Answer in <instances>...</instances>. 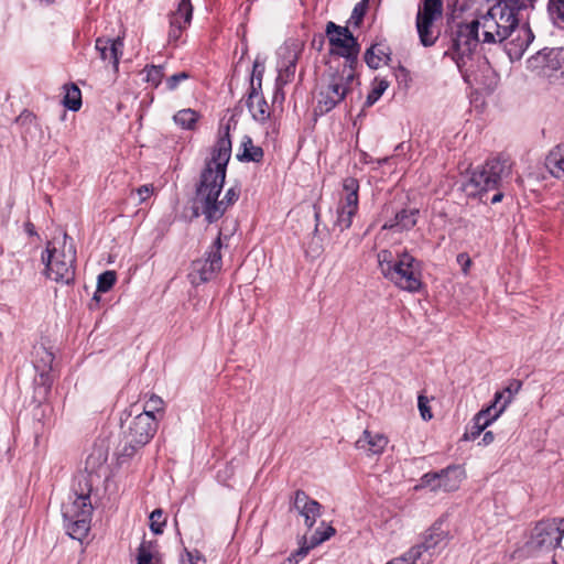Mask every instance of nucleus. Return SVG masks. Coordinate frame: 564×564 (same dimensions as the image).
Returning <instances> with one entry per match:
<instances>
[{"instance_id": "nucleus-2", "label": "nucleus", "mask_w": 564, "mask_h": 564, "mask_svg": "<svg viewBox=\"0 0 564 564\" xmlns=\"http://www.w3.org/2000/svg\"><path fill=\"white\" fill-rule=\"evenodd\" d=\"M522 9L514 2L505 0L494 4L478 19L481 25L482 43H501L517 32V47L518 53L521 54L534 37L528 26H519V12Z\"/></svg>"}, {"instance_id": "nucleus-58", "label": "nucleus", "mask_w": 564, "mask_h": 564, "mask_svg": "<svg viewBox=\"0 0 564 564\" xmlns=\"http://www.w3.org/2000/svg\"><path fill=\"white\" fill-rule=\"evenodd\" d=\"M186 78H188V75L186 73H184V72L178 73V82H181L182 79H186Z\"/></svg>"}, {"instance_id": "nucleus-20", "label": "nucleus", "mask_w": 564, "mask_h": 564, "mask_svg": "<svg viewBox=\"0 0 564 564\" xmlns=\"http://www.w3.org/2000/svg\"><path fill=\"white\" fill-rule=\"evenodd\" d=\"M388 445V438L381 433H372L365 430L362 435L356 441L357 449L365 452L367 455H380Z\"/></svg>"}, {"instance_id": "nucleus-22", "label": "nucleus", "mask_w": 564, "mask_h": 564, "mask_svg": "<svg viewBox=\"0 0 564 564\" xmlns=\"http://www.w3.org/2000/svg\"><path fill=\"white\" fill-rule=\"evenodd\" d=\"M435 21V19L416 14V31L421 44L425 47L434 45L438 39V32L434 30Z\"/></svg>"}, {"instance_id": "nucleus-46", "label": "nucleus", "mask_w": 564, "mask_h": 564, "mask_svg": "<svg viewBox=\"0 0 564 564\" xmlns=\"http://www.w3.org/2000/svg\"><path fill=\"white\" fill-rule=\"evenodd\" d=\"M505 394H506V391L496 392L492 403L485 409V410H489V415H492L491 411L495 410V412H496L500 408V405L503 403L502 399L505 398Z\"/></svg>"}, {"instance_id": "nucleus-18", "label": "nucleus", "mask_w": 564, "mask_h": 564, "mask_svg": "<svg viewBox=\"0 0 564 564\" xmlns=\"http://www.w3.org/2000/svg\"><path fill=\"white\" fill-rule=\"evenodd\" d=\"M447 541L448 531L442 528V522H435L425 532L423 541L419 545L436 557L441 550L445 547Z\"/></svg>"}, {"instance_id": "nucleus-54", "label": "nucleus", "mask_w": 564, "mask_h": 564, "mask_svg": "<svg viewBox=\"0 0 564 564\" xmlns=\"http://www.w3.org/2000/svg\"><path fill=\"white\" fill-rule=\"evenodd\" d=\"M314 209H315L314 217H315V220H316V225H315L314 231L316 232L318 230V224H319V220H321V212H319V209L316 206H314Z\"/></svg>"}, {"instance_id": "nucleus-17", "label": "nucleus", "mask_w": 564, "mask_h": 564, "mask_svg": "<svg viewBox=\"0 0 564 564\" xmlns=\"http://www.w3.org/2000/svg\"><path fill=\"white\" fill-rule=\"evenodd\" d=\"M532 543L535 547L552 550L561 545V534L556 532L554 523L543 520L533 530Z\"/></svg>"}, {"instance_id": "nucleus-50", "label": "nucleus", "mask_w": 564, "mask_h": 564, "mask_svg": "<svg viewBox=\"0 0 564 564\" xmlns=\"http://www.w3.org/2000/svg\"><path fill=\"white\" fill-rule=\"evenodd\" d=\"M423 284H401V289L403 291L410 292V293H419L422 291Z\"/></svg>"}, {"instance_id": "nucleus-7", "label": "nucleus", "mask_w": 564, "mask_h": 564, "mask_svg": "<svg viewBox=\"0 0 564 564\" xmlns=\"http://www.w3.org/2000/svg\"><path fill=\"white\" fill-rule=\"evenodd\" d=\"M481 25L479 20H473L468 23H459L453 33L452 45L445 55H449L460 68L465 64V58L469 57L477 48L480 39L479 31Z\"/></svg>"}, {"instance_id": "nucleus-33", "label": "nucleus", "mask_w": 564, "mask_h": 564, "mask_svg": "<svg viewBox=\"0 0 564 564\" xmlns=\"http://www.w3.org/2000/svg\"><path fill=\"white\" fill-rule=\"evenodd\" d=\"M295 69L296 61L295 57H293L289 61L284 68L279 70V75L276 77V86L282 88L284 85L289 84L294 78Z\"/></svg>"}, {"instance_id": "nucleus-49", "label": "nucleus", "mask_w": 564, "mask_h": 564, "mask_svg": "<svg viewBox=\"0 0 564 564\" xmlns=\"http://www.w3.org/2000/svg\"><path fill=\"white\" fill-rule=\"evenodd\" d=\"M547 521L549 523H554V525L556 527V532L561 534L562 540L564 535V518H554Z\"/></svg>"}, {"instance_id": "nucleus-1", "label": "nucleus", "mask_w": 564, "mask_h": 564, "mask_svg": "<svg viewBox=\"0 0 564 564\" xmlns=\"http://www.w3.org/2000/svg\"><path fill=\"white\" fill-rule=\"evenodd\" d=\"M231 156V140L229 126L219 130V137L212 151V158L206 163L200 183L196 192L195 209L206 217L208 223L218 220L229 206L235 204L240 195L237 187H230L225 196L219 199L225 178L227 164Z\"/></svg>"}, {"instance_id": "nucleus-29", "label": "nucleus", "mask_w": 564, "mask_h": 564, "mask_svg": "<svg viewBox=\"0 0 564 564\" xmlns=\"http://www.w3.org/2000/svg\"><path fill=\"white\" fill-rule=\"evenodd\" d=\"M65 96L63 99V105L72 110L78 111L82 107V93L80 89L75 85H65Z\"/></svg>"}, {"instance_id": "nucleus-36", "label": "nucleus", "mask_w": 564, "mask_h": 564, "mask_svg": "<svg viewBox=\"0 0 564 564\" xmlns=\"http://www.w3.org/2000/svg\"><path fill=\"white\" fill-rule=\"evenodd\" d=\"M153 545L151 542L142 541L138 549V564H153Z\"/></svg>"}, {"instance_id": "nucleus-57", "label": "nucleus", "mask_w": 564, "mask_h": 564, "mask_svg": "<svg viewBox=\"0 0 564 564\" xmlns=\"http://www.w3.org/2000/svg\"><path fill=\"white\" fill-rule=\"evenodd\" d=\"M167 83H169L170 88H174V86L176 84V74L170 76Z\"/></svg>"}, {"instance_id": "nucleus-55", "label": "nucleus", "mask_w": 564, "mask_h": 564, "mask_svg": "<svg viewBox=\"0 0 564 564\" xmlns=\"http://www.w3.org/2000/svg\"><path fill=\"white\" fill-rule=\"evenodd\" d=\"M25 231L29 234V235H35V228H34V225L32 223H26L25 224Z\"/></svg>"}, {"instance_id": "nucleus-8", "label": "nucleus", "mask_w": 564, "mask_h": 564, "mask_svg": "<svg viewBox=\"0 0 564 564\" xmlns=\"http://www.w3.org/2000/svg\"><path fill=\"white\" fill-rule=\"evenodd\" d=\"M528 68L550 83H564V47H545L528 59Z\"/></svg>"}, {"instance_id": "nucleus-5", "label": "nucleus", "mask_w": 564, "mask_h": 564, "mask_svg": "<svg viewBox=\"0 0 564 564\" xmlns=\"http://www.w3.org/2000/svg\"><path fill=\"white\" fill-rule=\"evenodd\" d=\"M89 492L90 490L80 494L72 492L62 503L64 528L74 540L82 541L90 530L93 505Z\"/></svg>"}, {"instance_id": "nucleus-25", "label": "nucleus", "mask_w": 564, "mask_h": 564, "mask_svg": "<svg viewBox=\"0 0 564 564\" xmlns=\"http://www.w3.org/2000/svg\"><path fill=\"white\" fill-rule=\"evenodd\" d=\"M389 55L390 53L388 47L377 44L366 51L365 61L370 68L377 69L390 59Z\"/></svg>"}, {"instance_id": "nucleus-59", "label": "nucleus", "mask_w": 564, "mask_h": 564, "mask_svg": "<svg viewBox=\"0 0 564 564\" xmlns=\"http://www.w3.org/2000/svg\"><path fill=\"white\" fill-rule=\"evenodd\" d=\"M314 534H317V536H323V531H321L319 529H317Z\"/></svg>"}, {"instance_id": "nucleus-31", "label": "nucleus", "mask_w": 564, "mask_h": 564, "mask_svg": "<svg viewBox=\"0 0 564 564\" xmlns=\"http://www.w3.org/2000/svg\"><path fill=\"white\" fill-rule=\"evenodd\" d=\"M443 13L442 0H421L417 14L437 20Z\"/></svg>"}, {"instance_id": "nucleus-56", "label": "nucleus", "mask_w": 564, "mask_h": 564, "mask_svg": "<svg viewBox=\"0 0 564 564\" xmlns=\"http://www.w3.org/2000/svg\"><path fill=\"white\" fill-rule=\"evenodd\" d=\"M503 197V194L501 192H497L492 197H491V204H496V203H499L501 202Z\"/></svg>"}, {"instance_id": "nucleus-30", "label": "nucleus", "mask_w": 564, "mask_h": 564, "mask_svg": "<svg viewBox=\"0 0 564 564\" xmlns=\"http://www.w3.org/2000/svg\"><path fill=\"white\" fill-rule=\"evenodd\" d=\"M405 558L410 564H432L435 556L421 547L419 544L412 546L404 553Z\"/></svg>"}, {"instance_id": "nucleus-13", "label": "nucleus", "mask_w": 564, "mask_h": 564, "mask_svg": "<svg viewBox=\"0 0 564 564\" xmlns=\"http://www.w3.org/2000/svg\"><path fill=\"white\" fill-rule=\"evenodd\" d=\"M220 248L221 240L218 236L212 245L210 250L207 253V258L193 262L191 272L192 282H195L197 279L199 282H208L217 278V273L221 269Z\"/></svg>"}, {"instance_id": "nucleus-44", "label": "nucleus", "mask_w": 564, "mask_h": 564, "mask_svg": "<svg viewBox=\"0 0 564 564\" xmlns=\"http://www.w3.org/2000/svg\"><path fill=\"white\" fill-rule=\"evenodd\" d=\"M307 555V547L300 546L295 552H293L283 564H297L301 560H303Z\"/></svg>"}, {"instance_id": "nucleus-42", "label": "nucleus", "mask_w": 564, "mask_h": 564, "mask_svg": "<svg viewBox=\"0 0 564 564\" xmlns=\"http://www.w3.org/2000/svg\"><path fill=\"white\" fill-rule=\"evenodd\" d=\"M153 192H154L153 185L147 184V185L140 186L135 191H132L131 194L135 193L138 196V203L142 204L151 197Z\"/></svg>"}, {"instance_id": "nucleus-32", "label": "nucleus", "mask_w": 564, "mask_h": 564, "mask_svg": "<svg viewBox=\"0 0 564 564\" xmlns=\"http://www.w3.org/2000/svg\"><path fill=\"white\" fill-rule=\"evenodd\" d=\"M389 82L384 78H376L373 82V87L371 91L368 94L365 106L371 107L377 100L382 96V94L388 89Z\"/></svg>"}, {"instance_id": "nucleus-23", "label": "nucleus", "mask_w": 564, "mask_h": 564, "mask_svg": "<svg viewBox=\"0 0 564 564\" xmlns=\"http://www.w3.org/2000/svg\"><path fill=\"white\" fill-rule=\"evenodd\" d=\"M417 210L402 209L395 214L394 218L383 225V229H395L397 231L409 230L416 225Z\"/></svg>"}, {"instance_id": "nucleus-41", "label": "nucleus", "mask_w": 564, "mask_h": 564, "mask_svg": "<svg viewBox=\"0 0 564 564\" xmlns=\"http://www.w3.org/2000/svg\"><path fill=\"white\" fill-rule=\"evenodd\" d=\"M113 284H97V289L94 293L91 302L89 303V308L95 310L99 306L101 301V294L108 293L112 289Z\"/></svg>"}, {"instance_id": "nucleus-28", "label": "nucleus", "mask_w": 564, "mask_h": 564, "mask_svg": "<svg viewBox=\"0 0 564 564\" xmlns=\"http://www.w3.org/2000/svg\"><path fill=\"white\" fill-rule=\"evenodd\" d=\"M200 118V113L194 109L186 108L178 110V128L195 131L197 130Z\"/></svg>"}, {"instance_id": "nucleus-39", "label": "nucleus", "mask_w": 564, "mask_h": 564, "mask_svg": "<svg viewBox=\"0 0 564 564\" xmlns=\"http://www.w3.org/2000/svg\"><path fill=\"white\" fill-rule=\"evenodd\" d=\"M182 564H206V558L197 550L188 551L185 549V556L182 558Z\"/></svg>"}, {"instance_id": "nucleus-47", "label": "nucleus", "mask_w": 564, "mask_h": 564, "mask_svg": "<svg viewBox=\"0 0 564 564\" xmlns=\"http://www.w3.org/2000/svg\"><path fill=\"white\" fill-rule=\"evenodd\" d=\"M456 260L457 263L460 265L462 271L466 274L471 264L470 257L467 253L463 252L457 256Z\"/></svg>"}, {"instance_id": "nucleus-16", "label": "nucleus", "mask_w": 564, "mask_h": 564, "mask_svg": "<svg viewBox=\"0 0 564 564\" xmlns=\"http://www.w3.org/2000/svg\"><path fill=\"white\" fill-rule=\"evenodd\" d=\"M424 484L432 490L454 491L460 484L459 473L456 468H446L438 474H426L423 477Z\"/></svg>"}, {"instance_id": "nucleus-40", "label": "nucleus", "mask_w": 564, "mask_h": 564, "mask_svg": "<svg viewBox=\"0 0 564 564\" xmlns=\"http://www.w3.org/2000/svg\"><path fill=\"white\" fill-rule=\"evenodd\" d=\"M163 77V68L161 66H152L147 69L145 80L152 86H158Z\"/></svg>"}, {"instance_id": "nucleus-52", "label": "nucleus", "mask_w": 564, "mask_h": 564, "mask_svg": "<svg viewBox=\"0 0 564 564\" xmlns=\"http://www.w3.org/2000/svg\"><path fill=\"white\" fill-rule=\"evenodd\" d=\"M336 533L335 529L332 525H327L326 529L323 531V540L324 542L332 538Z\"/></svg>"}, {"instance_id": "nucleus-45", "label": "nucleus", "mask_w": 564, "mask_h": 564, "mask_svg": "<svg viewBox=\"0 0 564 564\" xmlns=\"http://www.w3.org/2000/svg\"><path fill=\"white\" fill-rule=\"evenodd\" d=\"M324 540L322 536H317V534H313L311 536V540L310 542H307L306 538L303 536L300 541V546H306L307 547V553L315 546L319 545L321 543H323Z\"/></svg>"}, {"instance_id": "nucleus-27", "label": "nucleus", "mask_w": 564, "mask_h": 564, "mask_svg": "<svg viewBox=\"0 0 564 564\" xmlns=\"http://www.w3.org/2000/svg\"><path fill=\"white\" fill-rule=\"evenodd\" d=\"M546 166L553 176L564 178V149L552 151L546 158Z\"/></svg>"}, {"instance_id": "nucleus-35", "label": "nucleus", "mask_w": 564, "mask_h": 564, "mask_svg": "<svg viewBox=\"0 0 564 564\" xmlns=\"http://www.w3.org/2000/svg\"><path fill=\"white\" fill-rule=\"evenodd\" d=\"M150 529L154 534H161L166 523V518L162 509H155L151 512L150 517Z\"/></svg>"}, {"instance_id": "nucleus-9", "label": "nucleus", "mask_w": 564, "mask_h": 564, "mask_svg": "<svg viewBox=\"0 0 564 564\" xmlns=\"http://www.w3.org/2000/svg\"><path fill=\"white\" fill-rule=\"evenodd\" d=\"M378 262L382 274L387 279H404L408 282H420V264L406 252L393 261L392 253L389 250H381L378 253Z\"/></svg>"}, {"instance_id": "nucleus-24", "label": "nucleus", "mask_w": 564, "mask_h": 564, "mask_svg": "<svg viewBox=\"0 0 564 564\" xmlns=\"http://www.w3.org/2000/svg\"><path fill=\"white\" fill-rule=\"evenodd\" d=\"M498 417L499 416H495V413L492 415H489V410H480L474 416L473 425L470 426L469 430L466 431L463 438L465 441H475L477 437L480 436L484 430Z\"/></svg>"}, {"instance_id": "nucleus-43", "label": "nucleus", "mask_w": 564, "mask_h": 564, "mask_svg": "<svg viewBox=\"0 0 564 564\" xmlns=\"http://www.w3.org/2000/svg\"><path fill=\"white\" fill-rule=\"evenodd\" d=\"M419 410L422 419L424 421H429L432 419L433 414L431 408L429 406V399L424 395H420L417 399Z\"/></svg>"}, {"instance_id": "nucleus-37", "label": "nucleus", "mask_w": 564, "mask_h": 564, "mask_svg": "<svg viewBox=\"0 0 564 564\" xmlns=\"http://www.w3.org/2000/svg\"><path fill=\"white\" fill-rule=\"evenodd\" d=\"M163 400L160 397L153 394L145 402L143 411L141 413H148L156 416L155 414L160 413L163 410Z\"/></svg>"}, {"instance_id": "nucleus-48", "label": "nucleus", "mask_w": 564, "mask_h": 564, "mask_svg": "<svg viewBox=\"0 0 564 564\" xmlns=\"http://www.w3.org/2000/svg\"><path fill=\"white\" fill-rule=\"evenodd\" d=\"M117 273L113 270H108L100 273L97 278V282H116Z\"/></svg>"}, {"instance_id": "nucleus-19", "label": "nucleus", "mask_w": 564, "mask_h": 564, "mask_svg": "<svg viewBox=\"0 0 564 564\" xmlns=\"http://www.w3.org/2000/svg\"><path fill=\"white\" fill-rule=\"evenodd\" d=\"M122 47L123 41L120 37L115 40L98 37L95 44V48L99 53L100 58L111 64L115 69H118L119 54H121Z\"/></svg>"}, {"instance_id": "nucleus-10", "label": "nucleus", "mask_w": 564, "mask_h": 564, "mask_svg": "<svg viewBox=\"0 0 564 564\" xmlns=\"http://www.w3.org/2000/svg\"><path fill=\"white\" fill-rule=\"evenodd\" d=\"M510 166L498 159L488 160L485 165L473 173L469 186H473L475 191L473 194H481L498 188L499 183L502 178L509 176Z\"/></svg>"}, {"instance_id": "nucleus-11", "label": "nucleus", "mask_w": 564, "mask_h": 564, "mask_svg": "<svg viewBox=\"0 0 564 564\" xmlns=\"http://www.w3.org/2000/svg\"><path fill=\"white\" fill-rule=\"evenodd\" d=\"M326 34L333 46V52L346 58L344 64H349L354 67V64L357 62L359 45L349 29L339 26L334 22H328Z\"/></svg>"}, {"instance_id": "nucleus-21", "label": "nucleus", "mask_w": 564, "mask_h": 564, "mask_svg": "<svg viewBox=\"0 0 564 564\" xmlns=\"http://www.w3.org/2000/svg\"><path fill=\"white\" fill-rule=\"evenodd\" d=\"M247 105L254 120L264 122L270 118L269 106L263 96L254 87L253 83H251V90L249 93Z\"/></svg>"}, {"instance_id": "nucleus-38", "label": "nucleus", "mask_w": 564, "mask_h": 564, "mask_svg": "<svg viewBox=\"0 0 564 564\" xmlns=\"http://www.w3.org/2000/svg\"><path fill=\"white\" fill-rule=\"evenodd\" d=\"M549 12L555 20L564 23V0H550Z\"/></svg>"}, {"instance_id": "nucleus-26", "label": "nucleus", "mask_w": 564, "mask_h": 564, "mask_svg": "<svg viewBox=\"0 0 564 564\" xmlns=\"http://www.w3.org/2000/svg\"><path fill=\"white\" fill-rule=\"evenodd\" d=\"M239 161L260 162L263 159L262 148L254 145L250 137H243L241 152L237 154Z\"/></svg>"}, {"instance_id": "nucleus-14", "label": "nucleus", "mask_w": 564, "mask_h": 564, "mask_svg": "<svg viewBox=\"0 0 564 564\" xmlns=\"http://www.w3.org/2000/svg\"><path fill=\"white\" fill-rule=\"evenodd\" d=\"M32 355L33 367L36 371L34 384L42 387L44 392H47L53 382L51 372L53 369V361L55 359L54 352L44 344H37L33 347Z\"/></svg>"}, {"instance_id": "nucleus-34", "label": "nucleus", "mask_w": 564, "mask_h": 564, "mask_svg": "<svg viewBox=\"0 0 564 564\" xmlns=\"http://www.w3.org/2000/svg\"><path fill=\"white\" fill-rule=\"evenodd\" d=\"M521 387H522V382L519 380H512L509 382V384L502 390V391H506V393H508V398H506L503 403L496 411L495 416H500V414L506 410L508 404L511 403L513 397L520 391Z\"/></svg>"}, {"instance_id": "nucleus-51", "label": "nucleus", "mask_w": 564, "mask_h": 564, "mask_svg": "<svg viewBox=\"0 0 564 564\" xmlns=\"http://www.w3.org/2000/svg\"><path fill=\"white\" fill-rule=\"evenodd\" d=\"M495 440L494 433L488 431L484 434L481 442H479V445L487 446L491 444Z\"/></svg>"}, {"instance_id": "nucleus-6", "label": "nucleus", "mask_w": 564, "mask_h": 564, "mask_svg": "<svg viewBox=\"0 0 564 564\" xmlns=\"http://www.w3.org/2000/svg\"><path fill=\"white\" fill-rule=\"evenodd\" d=\"M45 251L47 256H42L45 263V276L53 282H74L76 250L67 234L63 236L61 248L50 241Z\"/></svg>"}, {"instance_id": "nucleus-53", "label": "nucleus", "mask_w": 564, "mask_h": 564, "mask_svg": "<svg viewBox=\"0 0 564 564\" xmlns=\"http://www.w3.org/2000/svg\"><path fill=\"white\" fill-rule=\"evenodd\" d=\"M387 564H410L405 558L404 554L402 556L395 557L389 561Z\"/></svg>"}, {"instance_id": "nucleus-15", "label": "nucleus", "mask_w": 564, "mask_h": 564, "mask_svg": "<svg viewBox=\"0 0 564 564\" xmlns=\"http://www.w3.org/2000/svg\"><path fill=\"white\" fill-rule=\"evenodd\" d=\"M321 505L314 499H311L305 491L297 490L294 494L292 509L304 518L305 525L311 529L321 516Z\"/></svg>"}, {"instance_id": "nucleus-12", "label": "nucleus", "mask_w": 564, "mask_h": 564, "mask_svg": "<svg viewBox=\"0 0 564 564\" xmlns=\"http://www.w3.org/2000/svg\"><path fill=\"white\" fill-rule=\"evenodd\" d=\"M359 183L354 177H346L343 181V193L337 207L336 226L340 230L348 229L352 224V217L358 210Z\"/></svg>"}, {"instance_id": "nucleus-4", "label": "nucleus", "mask_w": 564, "mask_h": 564, "mask_svg": "<svg viewBox=\"0 0 564 564\" xmlns=\"http://www.w3.org/2000/svg\"><path fill=\"white\" fill-rule=\"evenodd\" d=\"M159 419L152 414L139 413L134 416L129 413L121 420V441L119 443L120 457H132L138 449L147 445L155 435Z\"/></svg>"}, {"instance_id": "nucleus-3", "label": "nucleus", "mask_w": 564, "mask_h": 564, "mask_svg": "<svg viewBox=\"0 0 564 564\" xmlns=\"http://www.w3.org/2000/svg\"><path fill=\"white\" fill-rule=\"evenodd\" d=\"M358 85L355 68L349 64L329 67L323 75L315 110L321 115L327 113L352 93L354 87Z\"/></svg>"}]
</instances>
